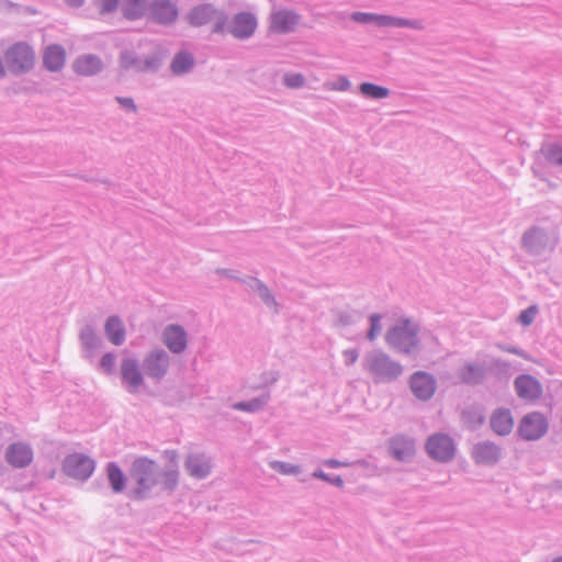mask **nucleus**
<instances>
[{
    "mask_svg": "<svg viewBox=\"0 0 562 562\" xmlns=\"http://www.w3.org/2000/svg\"><path fill=\"white\" fill-rule=\"evenodd\" d=\"M131 477L135 482L136 497L144 498L157 487L160 492H170L178 485V472L175 470L158 473L154 460L140 457L134 460L131 467Z\"/></svg>",
    "mask_w": 562,
    "mask_h": 562,
    "instance_id": "nucleus-1",
    "label": "nucleus"
},
{
    "mask_svg": "<svg viewBox=\"0 0 562 562\" xmlns=\"http://www.w3.org/2000/svg\"><path fill=\"white\" fill-rule=\"evenodd\" d=\"M186 19L191 26H207L212 33L224 34L226 31L225 13L211 4L194 7Z\"/></svg>",
    "mask_w": 562,
    "mask_h": 562,
    "instance_id": "nucleus-2",
    "label": "nucleus"
},
{
    "mask_svg": "<svg viewBox=\"0 0 562 562\" xmlns=\"http://www.w3.org/2000/svg\"><path fill=\"white\" fill-rule=\"evenodd\" d=\"M417 327L408 319L391 328L386 334V341L394 349L403 353H409L417 345Z\"/></svg>",
    "mask_w": 562,
    "mask_h": 562,
    "instance_id": "nucleus-3",
    "label": "nucleus"
},
{
    "mask_svg": "<svg viewBox=\"0 0 562 562\" xmlns=\"http://www.w3.org/2000/svg\"><path fill=\"white\" fill-rule=\"evenodd\" d=\"M301 24V15L291 9L274 8L268 16L267 31L270 34L282 35L297 30Z\"/></svg>",
    "mask_w": 562,
    "mask_h": 562,
    "instance_id": "nucleus-4",
    "label": "nucleus"
},
{
    "mask_svg": "<svg viewBox=\"0 0 562 562\" xmlns=\"http://www.w3.org/2000/svg\"><path fill=\"white\" fill-rule=\"evenodd\" d=\"M4 58L12 72L21 74L29 71L35 64V53L30 45L19 42L10 46Z\"/></svg>",
    "mask_w": 562,
    "mask_h": 562,
    "instance_id": "nucleus-5",
    "label": "nucleus"
},
{
    "mask_svg": "<svg viewBox=\"0 0 562 562\" xmlns=\"http://www.w3.org/2000/svg\"><path fill=\"white\" fill-rule=\"evenodd\" d=\"M549 429L547 416L540 412H530L522 416L518 424V435L527 441L542 438Z\"/></svg>",
    "mask_w": 562,
    "mask_h": 562,
    "instance_id": "nucleus-6",
    "label": "nucleus"
},
{
    "mask_svg": "<svg viewBox=\"0 0 562 562\" xmlns=\"http://www.w3.org/2000/svg\"><path fill=\"white\" fill-rule=\"evenodd\" d=\"M257 29V15L251 12L240 11L235 13L231 21L226 23L225 33H229L237 40H247L256 33Z\"/></svg>",
    "mask_w": 562,
    "mask_h": 562,
    "instance_id": "nucleus-7",
    "label": "nucleus"
},
{
    "mask_svg": "<svg viewBox=\"0 0 562 562\" xmlns=\"http://www.w3.org/2000/svg\"><path fill=\"white\" fill-rule=\"evenodd\" d=\"M425 448L430 458L440 462L451 460L456 453L453 440L445 434L430 436L426 441Z\"/></svg>",
    "mask_w": 562,
    "mask_h": 562,
    "instance_id": "nucleus-8",
    "label": "nucleus"
},
{
    "mask_svg": "<svg viewBox=\"0 0 562 562\" xmlns=\"http://www.w3.org/2000/svg\"><path fill=\"white\" fill-rule=\"evenodd\" d=\"M65 473L77 480L88 479L94 471V461L81 453H72L63 463Z\"/></svg>",
    "mask_w": 562,
    "mask_h": 562,
    "instance_id": "nucleus-9",
    "label": "nucleus"
},
{
    "mask_svg": "<svg viewBox=\"0 0 562 562\" xmlns=\"http://www.w3.org/2000/svg\"><path fill=\"white\" fill-rule=\"evenodd\" d=\"M153 21L159 24H170L178 18V8L171 0H155L149 5Z\"/></svg>",
    "mask_w": 562,
    "mask_h": 562,
    "instance_id": "nucleus-10",
    "label": "nucleus"
},
{
    "mask_svg": "<svg viewBox=\"0 0 562 562\" xmlns=\"http://www.w3.org/2000/svg\"><path fill=\"white\" fill-rule=\"evenodd\" d=\"M33 450L24 442L11 443L5 450V460L13 468H25L33 461Z\"/></svg>",
    "mask_w": 562,
    "mask_h": 562,
    "instance_id": "nucleus-11",
    "label": "nucleus"
},
{
    "mask_svg": "<svg viewBox=\"0 0 562 562\" xmlns=\"http://www.w3.org/2000/svg\"><path fill=\"white\" fill-rule=\"evenodd\" d=\"M515 389L517 395L526 401H536L542 394L540 382L529 374H522L516 378Z\"/></svg>",
    "mask_w": 562,
    "mask_h": 562,
    "instance_id": "nucleus-12",
    "label": "nucleus"
},
{
    "mask_svg": "<svg viewBox=\"0 0 562 562\" xmlns=\"http://www.w3.org/2000/svg\"><path fill=\"white\" fill-rule=\"evenodd\" d=\"M413 393L419 400L430 398L436 390V383L431 375L425 372H416L411 379Z\"/></svg>",
    "mask_w": 562,
    "mask_h": 562,
    "instance_id": "nucleus-13",
    "label": "nucleus"
},
{
    "mask_svg": "<svg viewBox=\"0 0 562 562\" xmlns=\"http://www.w3.org/2000/svg\"><path fill=\"white\" fill-rule=\"evenodd\" d=\"M369 369L378 379L394 376L401 372L400 366L383 353L375 355L369 360Z\"/></svg>",
    "mask_w": 562,
    "mask_h": 562,
    "instance_id": "nucleus-14",
    "label": "nucleus"
},
{
    "mask_svg": "<svg viewBox=\"0 0 562 562\" xmlns=\"http://www.w3.org/2000/svg\"><path fill=\"white\" fill-rule=\"evenodd\" d=\"M121 374L124 383L132 392L138 390L143 384V374L136 360L127 358L121 363Z\"/></svg>",
    "mask_w": 562,
    "mask_h": 562,
    "instance_id": "nucleus-15",
    "label": "nucleus"
},
{
    "mask_svg": "<svg viewBox=\"0 0 562 562\" xmlns=\"http://www.w3.org/2000/svg\"><path fill=\"white\" fill-rule=\"evenodd\" d=\"M490 424L497 435L505 436L512 432L514 418L509 409L499 408L492 414Z\"/></svg>",
    "mask_w": 562,
    "mask_h": 562,
    "instance_id": "nucleus-16",
    "label": "nucleus"
},
{
    "mask_svg": "<svg viewBox=\"0 0 562 562\" xmlns=\"http://www.w3.org/2000/svg\"><path fill=\"white\" fill-rule=\"evenodd\" d=\"M164 339L172 352H181L187 347V335L180 326H169L165 331Z\"/></svg>",
    "mask_w": 562,
    "mask_h": 562,
    "instance_id": "nucleus-17",
    "label": "nucleus"
},
{
    "mask_svg": "<svg viewBox=\"0 0 562 562\" xmlns=\"http://www.w3.org/2000/svg\"><path fill=\"white\" fill-rule=\"evenodd\" d=\"M66 60V52L59 45L48 46L43 55L44 66L50 71L60 70Z\"/></svg>",
    "mask_w": 562,
    "mask_h": 562,
    "instance_id": "nucleus-18",
    "label": "nucleus"
},
{
    "mask_svg": "<svg viewBox=\"0 0 562 562\" xmlns=\"http://www.w3.org/2000/svg\"><path fill=\"white\" fill-rule=\"evenodd\" d=\"M145 366L150 378L160 379L167 371L168 358L164 352H155L148 356Z\"/></svg>",
    "mask_w": 562,
    "mask_h": 562,
    "instance_id": "nucleus-19",
    "label": "nucleus"
},
{
    "mask_svg": "<svg viewBox=\"0 0 562 562\" xmlns=\"http://www.w3.org/2000/svg\"><path fill=\"white\" fill-rule=\"evenodd\" d=\"M102 68L101 60L93 55H85L77 58L74 63V69L77 74L82 76H92L99 72Z\"/></svg>",
    "mask_w": 562,
    "mask_h": 562,
    "instance_id": "nucleus-20",
    "label": "nucleus"
},
{
    "mask_svg": "<svg viewBox=\"0 0 562 562\" xmlns=\"http://www.w3.org/2000/svg\"><path fill=\"white\" fill-rule=\"evenodd\" d=\"M187 469L193 477L203 479L211 470L209 462L201 456H189L186 462Z\"/></svg>",
    "mask_w": 562,
    "mask_h": 562,
    "instance_id": "nucleus-21",
    "label": "nucleus"
},
{
    "mask_svg": "<svg viewBox=\"0 0 562 562\" xmlns=\"http://www.w3.org/2000/svg\"><path fill=\"white\" fill-rule=\"evenodd\" d=\"M122 14L127 20L140 19L147 9V0H123Z\"/></svg>",
    "mask_w": 562,
    "mask_h": 562,
    "instance_id": "nucleus-22",
    "label": "nucleus"
},
{
    "mask_svg": "<svg viewBox=\"0 0 562 562\" xmlns=\"http://www.w3.org/2000/svg\"><path fill=\"white\" fill-rule=\"evenodd\" d=\"M473 456L480 463H491L498 459L499 452L492 443H481L474 448Z\"/></svg>",
    "mask_w": 562,
    "mask_h": 562,
    "instance_id": "nucleus-23",
    "label": "nucleus"
},
{
    "mask_svg": "<svg viewBox=\"0 0 562 562\" xmlns=\"http://www.w3.org/2000/svg\"><path fill=\"white\" fill-rule=\"evenodd\" d=\"M105 331L114 345H121L125 338L124 327L117 317H110L105 324Z\"/></svg>",
    "mask_w": 562,
    "mask_h": 562,
    "instance_id": "nucleus-24",
    "label": "nucleus"
},
{
    "mask_svg": "<svg viewBox=\"0 0 562 562\" xmlns=\"http://www.w3.org/2000/svg\"><path fill=\"white\" fill-rule=\"evenodd\" d=\"M392 453L397 460H406L413 453V442L406 438L398 437L392 441Z\"/></svg>",
    "mask_w": 562,
    "mask_h": 562,
    "instance_id": "nucleus-25",
    "label": "nucleus"
},
{
    "mask_svg": "<svg viewBox=\"0 0 562 562\" xmlns=\"http://www.w3.org/2000/svg\"><path fill=\"white\" fill-rule=\"evenodd\" d=\"M109 482L114 492H122L125 486V476L115 463H109L106 468Z\"/></svg>",
    "mask_w": 562,
    "mask_h": 562,
    "instance_id": "nucleus-26",
    "label": "nucleus"
},
{
    "mask_svg": "<svg viewBox=\"0 0 562 562\" xmlns=\"http://www.w3.org/2000/svg\"><path fill=\"white\" fill-rule=\"evenodd\" d=\"M193 66V57L188 53H180L175 56L171 63V70L177 75L187 72Z\"/></svg>",
    "mask_w": 562,
    "mask_h": 562,
    "instance_id": "nucleus-27",
    "label": "nucleus"
},
{
    "mask_svg": "<svg viewBox=\"0 0 562 562\" xmlns=\"http://www.w3.org/2000/svg\"><path fill=\"white\" fill-rule=\"evenodd\" d=\"M360 91L368 98L372 99H383L389 95V90L386 88L364 82L360 86Z\"/></svg>",
    "mask_w": 562,
    "mask_h": 562,
    "instance_id": "nucleus-28",
    "label": "nucleus"
},
{
    "mask_svg": "<svg viewBox=\"0 0 562 562\" xmlns=\"http://www.w3.org/2000/svg\"><path fill=\"white\" fill-rule=\"evenodd\" d=\"M482 370L476 364H467L461 371V378L467 383H474L482 378Z\"/></svg>",
    "mask_w": 562,
    "mask_h": 562,
    "instance_id": "nucleus-29",
    "label": "nucleus"
},
{
    "mask_svg": "<svg viewBox=\"0 0 562 562\" xmlns=\"http://www.w3.org/2000/svg\"><path fill=\"white\" fill-rule=\"evenodd\" d=\"M374 22L376 24H379V25H382V26L394 25V26H413V27H416V25L414 23L409 22L408 20L395 19V18L387 16V15H375Z\"/></svg>",
    "mask_w": 562,
    "mask_h": 562,
    "instance_id": "nucleus-30",
    "label": "nucleus"
},
{
    "mask_svg": "<svg viewBox=\"0 0 562 562\" xmlns=\"http://www.w3.org/2000/svg\"><path fill=\"white\" fill-rule=\"evenodd\" d=\"M120 0H93V4L100 14L114 12L119 7Z\"/></svg>",
    "mask_w": 562,
    "mask_h": 562,
    "instance_id": "nucleus-31",
    "label": "nucleus"
},
{
    "mask_svg": "<svg viewBox=\"0 0 562 562\" xmlns=\"http://www.w3.org/2000/svg\"><path fill=\"white\" fill-rule=\"evenodd\" d=\"M546 158L549 162L555 165H562V147L552 146L546 153Z\"/></svg>",
    "mask_w": 562,
    "mask_h": 562,
    "instance_id": "nucleus-32",
    "label": "nucleus"
},
{
    "mask_svg": "<svg viewBox=\"0 0 562 562\" xmlns=\"http://www.w3.org/2000/svg\"><path fill=\"white\" fill-rule=\"evenodd\" d=\"M538 313V310L536 306H530L528 307L527 310L522 311L519 315V322L524 325V326H528L530 325L536 315Z\"/></svg>",
    "mask_w": 562,
    "mask_h": 562,
    "instance_id": "nucleus-33",
    "label": "nucleus"
},
{
    "mask_svg": "<svg viewBox=\"0 0 562 562\" xmlns=\"http://www.w3.org/2000/svg\"><path fill=\"white\" fill-rule=\"evenodd\" d=\"M380 319H381V317L378 314H373L370 318L371 328L368 333V338L370 340H373L376 337V335H379L381 331Z\"/></svg>",
    "mask_w": 562,
    "mask_h": 562,
    "instance_id": "nucleus-34",
    "label": "nucleus"
},
{
    "mask_svg": "<svg viewBox=\"0 0 562 562\" xmlns=\"http://www.w3.org/2000/svg\"><path fill=\"white\" fill-rule=\"evenodd\" d=\"M284 83L290 88H299L304 83V78L300 74L286 75L284 77Z\"/></svg>",
    "mask_w": 562,
    "mask_h": 562,
    "instance_id": "nucleus-35",
    "label": "nucleus"
},
{
    "mask_svg": "<svg viewBox=\"0 0 562 562\" xmlns=\"http://www.w3.org/2000/svg\"><path fill=\"white\" fill-rule=\"evenodd\" d=\"M115 366V358L112 353H106L101 359V367L105 372H112Z\"/></svg>",
    "mask_w": 562,
    "mask_h": 562,
    "instance_id": "nucleus-36",
    "label": "nucleus"
},
{
    "mask_svg": "<svg viewBox=\"0 0 562 562\" xmlns=\"http://www.w3.org/2000/svg\"><path fill=\"white\" fill-rule=\"evenodd\" d=\"M262 405H263V403H261L260 401L256 400V401L250 402V403H237L235 405V408L241 409V411L254 412V411H257L260 407H262Z\"/></svg>",
    "mask_w": 562,
    "mask_h": 562,
    "instance_id": "nucleus-37",
    "label": "nucleus"
},
{
    "mask_svg": "<svg viewBox=\"0 0 562 562\" xmlns=\"http://www.w3.org/2000/svg\"><path fill=\"white\" fill-rule=\"evenodd\" d=\"M315 477L317 479H321V480H324L326 482H329L331 484H335L337 486H341L342 485V479L340 476H336L334 479L329 477L325 472L323 471H316L314 472L313 474Z\"/></svg>",
    "mask_w": 562,
    "mask_h": 562,
    "instance_id": "nucleus-38",
    "label": "nucleus"
},
{
    "mask_svg": "<svg viewBox=\"0 0 562 562\" xmlns=\"http://www.w3.org/2000/svg\"><path fill=\"white\" fill-rule=\"evenodd\" d=\"M375 14L356 13L353 19L358 22H374Z\"/></svg>",
    "mask_w": 562,
    "mask_h": 562,
    "instance_id": "nucleus-39",
    "label": "nucleus"
},
{
    "mask_svg": "<svg viewBox=\"0 0 562 562\" xmlns=\"http://www.w3.org/2000/svg\"><path fill=\"white\" fill-rule=\"evenodd\" d=\"M117 101L126 109L131 111H136V106L134 104V101L130 98H117Z\"/></svg>",
    "mask_w": 562,
    "mask_h": 562,
    "instance_id": "nucleus-40",
    "label": "nucleus"
},
{
    "mask_svg": "<svg viewBox=\"0 0 562 562\" xmlns=\"http://www.w3.org/2000/svg\"><path fill=\"white\" fill-rule=\"evenodd\" d=\"M345 356L349 360L350 363H353L358 358V353L356 350H347L345 352Z\"/></svg>",
    "mask_w": 562,
    "mask_h": 562,
    "instance_id": "nucleus-41",
    "label": "nucleus"
},
{
    "mask_svg": "<svg viewBox=\"0 0 562 562\" xmlns=\"http://www.w3.org/2000/svg\"><path fill=\"white\" fill-rule=\"evenodd\" d=\"M133 64H134V60H133V59H132L127 54H125V55H123V56H122V66H123L124 68H128V67H131Z\"/></svg>",
    "mask_w": 562,
    "mask_h": 562,
    "instance_id": "nucleus-42",
    "label": "nucleus"
},
{
    "mask_svg": "<svg viewBox=\"0 0 562 562\" xmlns=\"http://www.w3.org/2000/svg\"><path fill=\"white\" fill-rule=\"evenodd\" d=\"M66 3L71 8H79L83 4L85 0H65Z\"/></svg>",
    "mask_w": 562,
    "mask_h": 562,
    "instance_id": "nucleus-43",
    "label": "nucleus"
},
{
    "mask_svg": "<svg viewBox=\"0 0 562 562\" xmlns=\"http://www.w3.org/2000/svg\"><path fill=\"white\" fill-rule=\"evenodd\" d=\"M325 464L330 467V468H338V467H342L345 465L344 463L337 461V460H334V459H330V460H326L325 461Z\"/></svg>",
    "mask_w": 562,
    "mask_h": 562,
    "instance_id": "nucleus-44",
    "label": "nucleus"
},
{
    "mask_svg": "<svg viewBox=\"0 0 562 562\" xmlns=\"http://www.w3.org/2000/svg\"><path fill=\"white\" fill-rule=\"evenodd\" d=\"M553 562H562V558L554 560Z\"/></svg>",
    "mask_w": 562,
    "mask_h": 562,
    "instance_id": "nucleus-45",
    "label": "nucleus"
}]
</instances>
